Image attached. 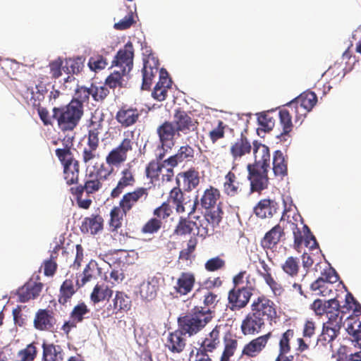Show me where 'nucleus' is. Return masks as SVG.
Returning <instances> with one entry per match:
<instances>
[{
	"instance_id": "obj_51",
	"label": "nucleus",
	"mask_w": 361,
	"mask_h": 361,
	"mask_svg": "<svg viewBox=\"0 0 361 361\" xmlns=\"http://www.w3.org/2000/svg\"><path fill=\"white\" fill-rule=\"evenodd\" d=\"M90 95L92 96V85L90 87L81 86L76 90L75 97L72 100H77L83 105V102L87 101Z\"/></svg>"
},
{
	"instance_id": "obj_46",
	"label": "nucleus",
	"mask_w": 361,
	"mask_h": 361,
	"mask_svg": "<svg viewBox=\"0 0 361 361\" xmlns=\"http://www.w3.org/2000/svg\"><path fill=\"white\" fill-rule=\"evenodd\" d=\"M89 312L87 305L82 302L76 305L70 314V319H73L75 322H82L85 318V315Z\"/></svg>"
},
{
	"instance_id": "obj_40",
	"label": "nucleus",
	"mask_w": 361,
	"mask_h": 361,
	"mask_svg": "<svg viewBox=\"0 0 361 361\" xmlns=\"http://www.w3.org/2000/svg\"><path fill=\"white\" fill-rule=\"evenodd\" d=\"M113 312L117 313L118 311H126L130 309V300L124 293L118 292L116 293L114 299L113 300Z\"/></svg>"
},
{
	"instance_id": "obj_61",
	"label": "nucleus",
	"mask_w": 361,
	"mask_h": 361,
	"mask_svg": "<svg viewBox=\"0 0 361 361\" xmlns=\"http://www.w3.org/2000/svg\"><path fill=\"white\" fill-rule=\"evenodd\" d=\"M218 302V296L216 294L209 291L208 290H205L204 292V305L206 306L204 308L209 309L211 310V307H214L215 304Z\"/></svg>"
},
{
	"instance_id": "obj_25",
	"label": "nucleus",
	"mask_w": 361,
	"mask_h": 361,
	"mask_svg": "<svg viewBox=\"0 0 361 361\" xmlns=\"http://www.w3.org/2000/svg\"><path fill=\"white\" fill-rule=\"evenodd\" d=\"M110 175V172L102 174V171L99 170L97 173L91 172L88 175V178L85 183V191L87 193H93L99 190L101 188L100 179H106Z\"/></svg>"
},
{
	"instance_id": "obj_11",
	"label": "nucleus",
	"mask_w": 361,
	"mask_h": 361,
	"mask_svg": "<svg viewBox=\"0 0 361 361\" xmlns=\"http://www.w3.org/2000/svg\"><path fill=\"white\" fill-rule=\"evenodd\" d=\"M43 284L40 282H35L32 280L25 283L17 290L19 302H27L30 300L35 299L39 295Z\"/></svg>"
},
{
	"instance_id": "obj_59",
	"label": "nucleus",
	"mask_w": 361,
	"mask_h": 361,
	"mask_svg": "<svg viewBox=\"0 0 361 361\" xmlns=\"http://www.w3.org/2000/svg\"><path fill=\"white\" fill-rule=\"evenodd\" d=\"M56 155L58 157L59 160L63 163V164H66L68 161H70V162L71 163H73L75 161L72 157V154L70 147L67 145L65 148L56 149Z\"/></svg>"
},
{
	"instance_id": "obj_36",
	"label": "nucleus",
	"mask_w": 361,
	"mask_h": 361,
	"mask_svg": "<svg viewBox=\"0 0 361 361\" xmlns=\"http://www.w3.org/2000/svg\"><path fill=\"white\" fill-rule=\"evenodd\" d=\"M219 197V191L215 188H211L210 189H207L204 191V193L200 200L201 204L202 207L206 209L214 208Z\"/></svg>"
},
{
	"instance_id": "obj_44",
	"label": "nucleus",
	"mask_w": 361,
	"mask_h": 361,
	"mask_svg": "<svg viewBox=\"0 0 361 361\" xmlns=\"http://www.w3.org/2000/svg\"><path fill=\"white\" fill-rule=\"evenodd\" d=\"M169 202H172L176 205L178 212H183L185 207L183 205V194L179 188H173L169 195Z\"/></svg>"
},
{
	"instance_id": "obj_43",
	"label": "nucleus",
	"mask_w": 361,
	"mask_h": 361,
	"mask_svg": "<svg viewBox=\"0 0 361 361\" xmlns=\"http://www.w3.org/2000/svg\"><path fill=\"white\" fill-rule=\"evenodd\" d=\"M75 293L73 283L71 280H66L60 288V296L59 302L61 305H65Z\"/></svg>"
},
{
	"instance_id": "obj_3",
	"label": "nucleus",
	"mask_w": 361,
	"mask_h": 361,
	"mask_svg": "<svg viewBox=\"0 0 361 361\" xmlns=\"http://www.w3.org/2000/svg\"><path fill=\"white\" fill-rule=\"evenodd\" d=\"M83 115V105L77 100H71L62 108H54L53 118L57 121L62 131H72L79 123Z\"/></svg>"
},
{
	"instance_id": "obj_30",
	"label": "nucleus",
	"mask_w": 361,
	"mask_h": 361,
	"mask_svg": "<svg viewBox=\"0 0 361 361\" xmlns=\"http://www.w3.org/2000/svg\"><path fill=\"white\" fill-rule=\"evenodd\" d=\"M283 233V229L280 225L273 227L264 235L262 244L264 247L271 248L276 245Z\"/></svg>"
},
{
	"instance_id": "obj_54",
	"label": "nucleus",
	"mask_w": 361,
	"mask_h": 361,
	"mask_svg": "<svg viewBox=\"0 0 361 361\" xmlns=\"http://www.w3.org/2000/svg\"><path fill=\"white\" fill-rule=\"evenodd\" d=\"M238 342L235 339L226 341L220 361H228L230 357L234 354Z\"/></svg>"
},
{
	"instance_id": "obj_10",
	"label": "nucleus",
	"mask_w": 361,
	"mask_h": 361,
	"mask_svg": "<svg viewBox=\"0 0 361 361\" xmlns=\"http://www.w3.org/2000/svg\"><path fill=\"white\" fill-rule=\"evenodd\" d=\"M159 68V60L153 54H149L147 59L144 60L142 68V90L150 88L152 78L157 73Z\"/></svg>"
},
{
	"instance_id": "obj_16",
	"label": "nucleus",
	"mask_w": 361,
	"mask_h": 361,
	"mask_svg": "<svg viewBox=\"0 0 361 361\" xmlns=\"http://www.w3.org/2000/svg\"><path fill=\"white\" fill-rule=\"evenodd\" d=\"M183 335L185 334L179 329L169 333L165 343L166 347L173 353H181L185 346V340L183 338Z\"/></svg>"
},
{
	"instance_id": "obj_49",
	"label": "nucleus",
	"mask_w": 361,
	"mask_h": 361,
	"mask_svg": "<svg viewBox=\"0 0 361 361\" xmlns=\"http://www.w3.org/2000/svg\"><path fill=\"white\" fill-rule=\"evenodd\" d=\"M124 213L123 212L121 207H114L110 213L111 219H110V226L115 230L119 228L121 225L122 216Z\"/></svg>"
},
{
	"instance_id": "obj_45",
	"label": "nucleus",
	"mask_w": 361,
	"mask_h": 361,
	"mask_svg": "<svg viewBox=\"0 0 361 361\" xmlns=\"http://www.w3.org/2000/svg\"><path fill=\"white\" fill-rule=\"evenodd\" d=\"M196 224L193 221H190L186 219H180L178 224L174 233L177 235H183L190 233L195 235V226Z\"/></svg>"
},
{
	"instance_id": "obj_48",
	"label": "nucleus",
	"mask_w": 361,
	"mask_h": 361,
	"mask_svg": "<svg viewBox=\"0 0 361 361\" xmlns=\"http://www.w3.org/2000/svg\"><path fill=\"white\" fill-rule=\"evenodd\" d=\"M87 141L99 143V135L103 131V124L87 125Z\"/></svg>"
},
{
	"instance_id": "obj_4",
	"label": "nucleus",
	"mask_w": 361,
	"mask_h": 361,
	"mask_svg": "<svg viewBox=\"0 0 361 361\" xmlns=\"http://www.w3.org/2000/svg\"><path fill=\"white\" fill-rule=\"evenodd\" d=\"M172 123H174L178 136H180L181 133L184 135L191 133V135L187 138V142L192 144L196 142L197 123L186 112L178 111L174 115V120Z\"/></svg>"
},
{
	"instance_id": "obj_21",
	"label": "nucleus",
	"mask_w": 361,
	"mask_h": 361,
	"mask_svg": "<svg viewBox=\"0 0 361 361\" xmlns=\"http://www.w3.org/2000/svg\"><path fill=\"white\" fill-rule=\"evenodd\" d=\"M219 343V331L217 327H215L202 341L197 351L207 354L216 349Z\"/></svg>"
},
{
	"instance_id": "obj_7",
	"label": "nucleus",
	"mask_w": 361,
	"mask_h": 361,
	"mask_svg": "<svg viewBox=\"0 0 361 361\" xmlns=\"http://www.w3.org/2000/svg\"><path fill=\"white\" fill-rule=\"evenodd\" d=\"M157 133L161 144V149H171L175 145L174 137L177 135L174 123L166 121L157 128Z\"/></svg>"
},
{
	"instance_id": "obj_23",
	"label": "nucleus",
	"mask_w": 361,
	"mask_h": 361,
	"mask_svg": "<svg viewBox=\"0 0 361 361\" xmlns=\"http://www.w3.org/2000/svg\"><path fill=\"white\" fill-rule=\"evenodd\" d=\"M158 290V280L155 277L149 278L140 286V293L142 298L151 300L156 297Z\"/></svg>"
},
{
	"instance_id": "obj_18",
	"label": "nucleus",
	"mask_w": 361,
	"mask_h": 361,
	"mask_svg": "<svg viewBox=\"0 0 361 361\" xmlns=\"http://www.w3.org/2000/svg\"><path fill=\"white\" fill-rule=\"evenodd\" d=\"M277 203L269 199H264L259 202L255 207V214L259 218L265 219L271 217L276 212Z\"/></svg>"
},
{
	"instance_id": "obj_13",
	"label": "nucleus",
	"mask_w": 361,
	"mask_h": 361,
	"mask_svg": "<svg viewBox=\"0 0 361 361\" xmlns=\"http://www.w3.org/2000/svg\"><path fill=\"white\" fill-rule=\"evenodd\" d=\"M131 148V140L128 138L124 139L116 148L110 152L106 157V162L109 164L116 165L124 161L127 152Z\"/></svg>"
},
{
	"instance_id": "obj_24",
	"label": "nucleus",
	"mask_w": 361,
	"mask_h": 361,
	"mask_svg": "<svg viewBox=\"0 0 361 361\" xmlns=\"http://www.w3.org/2000/svg\"><path fill=\"white\" fill-rule=\"evenodd\" d=\"M99 147L98 142H92L87 141V146L82 151V161L87 166H92L97 164L99 154L97 152Z\"/></svg>"
},
{
	"instance_id": "obj_14",
	"label": "nucleus",
	"mask_w": 361,
	"mask_h": 361,
	"mask_svg": "<svg viewBox=\"0 0 361 361\" xmlns=\"http://www.w3.org/2000/svg\"><path fill=\"white\" fill-rule=\"evenodd\" d=\"M317 101L316 94L313 92H309L301 94L299 97L287 103L286 106H294L296 111H298L299 107L310 111L316 104Z\"/></svg>"
},
{
	"instance_id": "obj_35",
	"label": "nucleus",
	"mask_w": 361,
	"mask_h": 361,
	"mask_svg": "<svg viewBox=\"0 0 361 361\" xmlns=\"http://www.w3.org/2000/svg\"><path fill=\"white\" fill-rule=\"evenodd\" d=\"M273 171L275 176H285L287 175V165L283 153L280 150L274 152L273 157Z\"/></svg>"
},
{
	"instance_id": "obj_53",
	"label": "nucleus",
	"mask_w": 361,
	"mask_h": 361,
	"mask_svg": "<svg viewBox=\"0 0 361 361\" xmlns=\"http://www.w3.org/2000/svg\"><path fill=\"white\" fill-rule=\"evenodd\" d=\"M293 336V331L290 329L287 330L283 334L279 342L280 355L286 354L290 351L289 340Z\"/></svg>"
},
{
	"instance_id": "obj_52",
	"label": "nucleus",
	"mask_w": 361,
	"mask_h": 361,
	"mask_svg": "<svg viewBox=\"0 0 361 361\" xmlns=\"http://www.w3.org/2000/svg\"><path fill=\"white\" fill-rule=\"evenodd\" d=\"M106 65V60L101 55L92 56L88 61L90 68L94 71L104 69Z\"/></svg>"
},
{
	"instance_id": "obj_64",
	"label": "nucleus",
	"mask_w": 361,
	"mask_h": 361,
	"mask_svg": "<svg viewBox=\"0 0 361 361\" xmlns=\"http://www.w3.org/2000/svg\"><path fill=\"white\" fill-rule=\"evenodd\" d=\"M161 227V221L157 219H152L143 227L142 231L147 233L157 232Z\"/></svg>"
},
{
	"instance_id": "obj_41",
	"label": "nucleus",
	"mask_w": 361,
	"mask_h": 361,
	"mask_svg": "<svg viewBox=\"0 0 361 361\" xmlns=\"http://www.w3.org/2000/svg\"><path fill=\"white\" fill-rule=\"evenodd\" d=\"M85 59L82 56H78L75 59H68L66 60V65L63 66L64 71L68 73H78L84 66Z\"/></svg>"
},
{
	"instance_id": "obj_60",
	"label": "nucleus",
	"mask_w": 361,
	"mask_h": 361,
	"mask_svg": "<svg viewBox=\"0 0 361 361\" xmlns=\"http://www.w3.org/2000/svg\"><path fill=\"white\" fill-rule=\"evenodd\" d=\"M133 13L130 12L128 15L115 23L114 27L116 30H124L129 28L133 25Z\"/></svg>"
},
{
	"instance_id": "obj_50",
	"label": "nucleus",
	"mask_w": 361,
	"mask_h": 361,
	"mask_svg": "<svg viewBox=\"0 0 361 361\" xmlns=\"http://www.w3.org/2000/svg\"><path fill=\"white\" fill-rule=\"evenodd\" d=\"M120 69L115 70L111 74H110L106 79V85L111 88L116 87L117 86H121V79L123 75Z\"/></svg>"
},
{
	"instance_id": "obj_12",
	"label": "nucleus",
	"mask_w": 361,
	"mask_h": 361,
	"mask_svg": "<svg viewBox=\"0 0 361 361\" xmlns=\"http://www.w3.org/2000/svg\"><path fill=\"white\" fill-rule=\"evenodd\" d=\"M47 92L46 86L40 82L35 85V87H27L23 93V97L27 99L28 104L35 107H39Z\"/></svg>"
},
{
	"instance_id": "obj_57",
	"label": "nucleus",
	"mask_w": 361,
	"mask_h": 361,
	"mask_svg": "<svg viewBox=\"0 0 361 361\" xmlns=\"http://www.w3.org/2000/svg\"><path fill=\"white\" fill-rule=\"evenodd\" d=\"M283 270L290 276L298 273V265L296 259L293 257H288L282 266Z\"/></svg>"
},
{
	"instance_id": "obj_32",
	"label": "nucleus",
	"mask_w": 361,
	"mask_h": 361,
	"mask_svg": "<svg viewBox=\"0 0 361 361\" xmlns=\"http://www.w3.org/2000/svg\"><path fill=\"white\" fill-rule=\"evenodd\" d=\"M79 173V164L78 161L73 163L67 161L63 164L64 178L68 185H72L77 182Z\"/></svg>"
},
{
	"instance_id": "obj_39",
	"label": "nucleus",
	"mask_w": 361,
	"mask_h": 361,
	"mask_svg": "<svg viewBox=\"0 0 361 361\" xmlns=\"http://www.w3.org/2000/svg\"><path fill=\"white\" fill-rule=\"evenodd\" d=\"M224 191L229 196H234L238 192L239 183L236 180L235 173L229 171L225 177L224 184Z\"/></svg>"
},
{
	"instance_id": "obj_6",
	"label": "nucleus",
	"mask_w": 361,
	"mask_h": 361,
	"mask_svg": "<svg viewBox=\"0 0 361 361\" xmlns=\"http://www.w3.org/2000/svg\"><path fill=\"white\" fill-rule=\"evenodd\" d=\"M252 295V288L250 287L233 288L228 293V302L232 310H240L244 307L249 302Z\"/></svg>"
},
{
	"instance_id": "obj_26",
	"label": "nucleus",
	"mask_w": 361,
	"mask_h": 361,
	"mask_svg": "<svg viewBox=\"0 0 361 361\" xmlns=\"http://www.w3.org/2000/svg\"><path fill=\"white\" fill-rule=\"evenodd\" d=\"M116 117L122 126L128 127L137 121L139 113L137 109H121L118 111Z\"/></svg>"
},
{
	"instance_id": "obj_37",
	"label": "nucleus",
	"mask_w": 361,
	"mask_h": 361,
	"mask_svg": "<svg viewBox=\"0 0 361 361\" xmlns=\"http://www.w3.org/2000/svg\"><path fill=\"white\" fill-rule=\"evenodd\" d=\"M100 220L101 218L99 217L85 218L81 225L82 232L90 233L91 234L97 233L102 228Z\"/></svg>"
},
{
	"instance_id": "obj_5",
	"label": "nucleus",
	"mask_w": 361,
	"mask_h": 361,
	"mask_svg": "<svg viewBox=\"0 0 361 361\" xmlns=\"http://www.w3.org/2000/svg\"><path fill=\"white\" fill-rule=\"evenodd\" d=\"M133 44L130 42H128L123 49L117 52L112 61V66L120 69L123 74H128L133 68Z\"/></svg>"
},
{
	"instance_id": "obj_28",
	"label": "nucleus",
	"mask_w": 361,
	"mask_h": 361,
	"mask_svg": "<svg viewBox=\"0 0 361 361\" xmlns=\"http://www.w3.org/2000/svg\"><path fill=\"white\" fill-rule=\"evenodd\" d=\"M346 331L350 336L352 344L361 349V321L355 319L353 322H348Z\"/></svg>"
},
{
	"instance_id": "obj_33",
	"label": "nucleus",
	"mask_w": 361,
	"mask_h": 361,
	"mask_svg": "<svg viewBox=\"0 0 361 361\" xmlns=\"http://www.w3.org/2000/svg\"><path fill=\"white\" fill-rule=\"evenodd\" d=\"M195 218L197 219L196 221H194L196 224L195 226V231H197L196 235L205 238L207 235L212 234L214 226L207 218L204 216H197Z\"/></svg>"
},
{
	"instance_id": "obj_47",
	"label": "nucleus",
	"mask_w": 361,
	"mask_h": 361,
	"mask_svg": "<svg viewBox=\"0 0 361 361\" xmlns=\"http://www.w3.org/2000/svg\"><path fill=\"white\" fill-rule=\"evenodd\" d=\"M328 321L323 324L340 331L342 326V316H339V311L331 312L327 315Z\"/></svg>"
},
{
	"instance_id": "obj_42",
	"label": "nucleus",
	"mask_w": 361,
	"mask_h": 361,
	"mask_svg": "<svg viewBox=\"0 0 361 361\" xmlns=\"http://www.w3.org/2000/svg\"><path fill=\"white\" fill-rule=\"evenodd\" d=\"M113 294V290L107 287H102L97 285L92 293H91V300L94 303L99 302L102 300H109Z\"/></svg>"
},
{
	"instance_id": "obj_31",
	"label": "nucleus",
	"mask_w": 361,
	"mask_h": 361,
	"mask_svg": "<svg viewBox=\"0 0 361 361\" xmlns=\"http://www.w3.org/2000/svg\"><path fill=\"white\" fill-rule=\"evenodd\" d=\"M44 361H61L63 360L61 348L54 344H42Z\"/></svg>"
},
{
	"instance_id": "obj_17",
	"label": "nucleus",
	"mask_w": 361,
	"mask_h": 361,
	"mask_svg": "<svg viewBox=\"0 0 361 361\" xmlns=\"http://www.w3.org/2000/svg\"><path fill=\"white\" fill-rule=\"evenodd\" d=\"M147 195V189L140 188L132 192H128L120 201V207L124 214L131 209L133 206L142 197Z\"/></svg>"
},
{
	"instance_id": "obj_2",
	"label": "nucleus",
	"mask_w": 361,
	"mask_h": 361,
	"mask_svg": "<svg viewBox=\"0 0 361 361\" xmlns=\"http://www.w3.org/2000/svg\"><path fill=\"white\" fill-rule=\"evenodd\" d=\"M212 319V311L195 306L185 315L178 319V329L189 336L200 331Z\"/></svg>"
},
{
	"instance_id": "obj_38",
	"label": "nucleus",
	"mask_w": 361,
	"mask_h": 361,
	"mask_svg": "<svg viewBox=\"0 0 361 361\" xmlns=\"http://www.w3.org/2000/svg\"><path fill=\"white\" fill-rule=\"evenodd\" d=\"M257 122L259 128L257 130V135L261 137L264 136L262 134L272 130L274 126V119L267 114H259L257 116Z\"/></svg>"
},
{
	"instance_id": "obj_62",
	"label": "nucleus",
	"mask_w": 361,
	"mask_h": 361,
	"mask_svg": "<svg viewBox=\"0 0 361 361\" xmlns=\"http://www.w3.org/2000/svg\"><path fill=\"white\" fill-rule=\"evenodd\" d=\"M178 159L181 161H183L185 159L192 158L194 155V149L186 145L185 146H182L180 147L178 152L176 154Z\"/></svg>"
},
{
	"instance_id": "obj_34",
	"label": "nucleus",
	"mask_w": 361,
	"mask_h": 361,
	"mask_svg": "<svg viewBox=\"0 0 361 361\" xmlns=\"http://www.w3.org/2000/svg\"><path fill=\"white\" fill-rule=\"evenodd\" d=\"M279 118L281 124L283 127V132L276 135L277 138H280L281 140H287V137H289L288 133L292 130L293 124L291 121V116L287 110H281L279 111Z\"/></svg>"
},
{
	"instance_id": "obj_29",
	"label": "nucleus",
	"mask_w": 361,
	"mask_h": 361,
	"mask_svg": "<svg viewBox=\"0 0 361 361\" xmlns=\"http://www.w3.org/2000/svg\"><path fill=\"white\" fill-rule=\"evenodd\" d=\"M180 181H183L185 190H190L195 188L199 183L198 174L194 170L179 173L176 177V183L178 186H180Z\"/></svg>"
},
{
	"instance_id": "obj_15",
	"label": "nucleus",
	"mask_w": 361,
	"mask_h": 361,
	"mask_svg": "<svg viewBox=\"0 0 361 361\" xmlns=\"http://www.w3.org/2000/svg\"><path fill=\"white\" fill-rule=\"evenodd\" d=\"M56 323L52 313L47 310H39L35 314L34 326L40 331L51 330Z\"/></svg>"
},
{
	"instance_id": "obj_19",
	"label": "nucleus",
	"mask_w": 361,
	"mask_h": 361,
	"mask_svg": "<svg viewBox=\"0 0 361 361\" xmlns=\"http://www.w3.org/2000/svg\"><path fill=\"white\" fill-rule=\"evenodd\" d=\"M338 331L323 324L322 333L317 338L316 346L318 348H327L331 350L332 342L339 334Z\"/></svg>"
},
{
	"instance_id": "obj_58",
	"label": "nucleus",
	"mask_w": 361,
	"mask_h": 361,
	"mask_svg": "<svg viewBox=\"0 0 361 361\" xmlns=\"http://www.w3.org/2000/svg\"><path fill=\"white\" fill-rule=\"evenodd\" d=\"M36 348L32 344H29L26 348L19 351L18 357L22 361H32L36 356Z\"/></svg>"
},
{
	"instance_id": "obj_55",
	"label": "nucleus",
	"mask_w": 361,
	"mask_h": 361,
	"mask_svg": "<svg viewBox=\"0 0 361 361\" xmlns=\"http://www.w3.org/2000/svg\"><path fill=\"white\" fill-rule=\"evenodd\" d=\"M164 169V164L159 161H151L146 168V176L151 179L159 176V173L161 172Z\"/></svg>"
},
{
	"instance_id": "obj_9",
	"label": "nucleus",
	"mask_w": 361,
	"mask_h": 361,
	"mask_svg": "<svg viewBox=\"0 0 361 361\" xmlns=\"http://www.w3.org/2000/svg\"><path fill=\"white\" fill-rule=\"evenodd\" d=\"M253 154L255 163L251 166L253 168L268 169L270 163V153L269 147L257 141L253 142Z\"/></svg>"
},
{
	"instance_id": "obj_1",
	"label": "nucleus",
	"mask_w": 361,
	"mask_h": 361,
	"mask_svg": "<svg viewBox=\"0 0 361 361\" xmlns=\"http://www.w3.org/2000/svg\"><path fill=\"white\" fill-rule=\"evenodd\" d=\"M274 302L264 297H259L252 304V312L243 319L241 331L244 335L260 331L266 320H272L276 316Z\"/></svg>"
},
{
	"instance_id": "obj_63",
	"label": "nucleus",
	"mask_w": 361,
	"mask_h": 361,
	"mask_svg": "<svg viewBox=\"0 0 361 361\" xmlns=\"http://www.w3.org/2000/svg\"><path fill=\"white\" fill-rule=\"evenodd\" d=\"M109 94V90L104 87H97L92 85V97L95 101L104 99Z\"/></svg>"
},
{
	"instance_id": "obj_20",
	"label": "nucleus",
	"mask_w": 361,
	"mask_h": 361,
	"mask_svg": "<svg viewBox=\"0 0 361 361\" xmlns=\"http://www.w3.org/2000/svg\"><path fill=\"white\" fill-rule=\"evenodd\" d=\"M252 146L247 138L243 135V133L240 135V137L237 139L234 144L231 147V154L234 160H237L238 158L242 157L246 154L250 152Z\"/></svg>"
},
{
	"instance_id": "obj_8",
	"label": "nucleus",
	"mask_w": 361,
	"mask_h": 361,
	"mask_svg": "<svg viewBox=\"0 0 361 361\" xmlns=\"http://www.w3.org/2000/svg\"><path fill=\"white\" fill-rule=\"evenodd\" d=\"M249 172L248 178L250 180V186L252 192H261L267 188L268 185L267 171L264 169L253 168L251 164L247 166Z\"/></svg>"
},
{
	"instance_id": "obj_22",
	"label": "nucleus",
	"mask_w": 361,
	"mask_h": 361,
	"mask_svg": "<svg viewBox=\"0 0 361 361\" xmlns=\"http://www.w3.org/2000/svg\"><path fill=\"white\" fill-rule=\"evenodd\" d=\"M194 283V275L189 272H183L178 279L175 288L180 295H186L192 290Z\"/></svg>"
},
{
	"instance_id": "obj_27",
	"label": "nucleus",
	"mask_w": 361,
	"mask_h": 361,
	"mask_svg": "<svg viewBox=\"0 0 361 361\" xmlns=\"http://www.w3.org/2000/svg\"><path fill=\"white\" fill-rule=\"evenodd\" d=\"M269 334L259 336L247 344L243 350V353L253 357L256 353L260 352L265 346L269 337Z\"/></svg>"
},
{
	"instance_id": "obj_56",
	"label": "nucleus",
	"mask_w": 361,
	"mask_h": 361,
	"mask_svg": "<svg viewBox=\"0 0 361 361\" xmlns=\"http://www.w3.org/2000/svg\"><path fill=\"white\" fill-rule=\"evenodd\" d=\"M225 266V261L219 257H215L207 260L204 268L209 271H215Z\"/></svg>"
}]
</instances>
